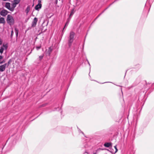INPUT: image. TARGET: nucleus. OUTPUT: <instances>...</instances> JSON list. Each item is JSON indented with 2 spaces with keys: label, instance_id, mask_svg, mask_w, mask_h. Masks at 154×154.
Masks as SVG:
<instances>
[{
  "label": "nucleus",
  "instance_id": "1",
  "mask_svg": "<svg viewBox=\"0 0 154 154\" xmlns=\"http://www.w3.org/2000/svg\"><path fill=\"white\" fill-rule=\"evenodd\" d=\"M75 33L74 32L72 31L70 33V35L68 40V44L69 47H70L74 40V38Z\"/></svg>",
  "mask_w": 154,
  "mask_h": 154
},
{
  "label": "nucleus",
  "instance_id": "2",
  "mask_svg": "<svg viewBox=\"0 0 154 154\" xmlns=\"http://www.w3.org/2000/svg\"><path fill=\"white\" fill-rule=\"evenodd\" d=\"M7 23L10 25H12L14 23V20L13 17L10 15H8L7 19Z\"/></svg>",
  "mask_w": 154,
  "mask_h": 154
},
{
  "label": "nucleus",
  "instance_id": "3",
  "mask_svg": "<svg viewBox=\"0 0 154 154\" xmlns=\"http://www.w3.org/2000/svg\"><path fill=\"white\" fill-rule=\"evenodd\" d=\"M53 49L51 47L49 48L48 50H46L45 52V54L46 56H50L51 52L52 51Z\"/></svg>",
  "mask_w": 154,
  "mask_h": 154
},
{
  "label": "nucleus",
  "instance_id": "4",
  "mask_svg": "<svg viewBox=\"0 0 154 154\" xmlns=\"http://www.w3.org/2000/svg\"><path fill=\"white\" fill-rule=\"evenodd\" d=\"M8 13V11L5 10L3 9L1 11L0 14L3 16H5Z\"/></svg>",
  "mask_w": 154,
  "mask_h": 154
},
{
  "label": "nucleus",
  "instance_id": "5",
  "mask_svg": "<svg viewBox=\"0 0 154 154\" xmlns=\"http://www.w3.org/2000/svg\"><path fill=\"white\" fill-rule=\"evenodd\" d=\"M7 65V63H5L4 64L0 66V72H2L5 70Z\"/></svg>",
  "mask_w": 154,
  "mask_h": 154
},
{
  "label": "nucleus",
  "instance_id": "6",
  "mask_svg": "<svg viewBox=\"0 0 154 154\" xmlns=\"http://www.w3.org/2000/svg\"><path fill=\"white\" fill-rule=\"evenodd\" d=\"M38 21V19L37 18L35 17L32 22V26L34 27L35 26Z\"/></svg>",
  "mask_w": 154,
  "mask_h": 154
},
{
  "label": "nucleus",
  "instance_id": "7",
  "mask_svg": "<svg viewBox=\"0 0 154 154\" xmlns=\"http://www.w3.org/2000/svg\"><path fill=\"white\" fill-rule=\"evenodd\" d=\"M5 7L9 10L11 11V7L10 3L9 2H6L5 3Z\"/></svg>",
  "mask_w": 154,
  "mask_h": 154
},
{
  "label": "nucleus",
  "instance_id": "8",
  "mask_svg": "<svg viewBox=\"0 0 154 154\" xmlns=\"http://www.w3.org/2000/svg\"><path fill=\"white\" fill-rule=\"evenodd\" d=\"M17 5L15 4V3L12 2V4L11 7V11H13L14 9L17 6Z\"/></svg>",
  "mask_w": 154,
  "mask_h": 154
},
{
  "label": "nucleus",
  "instance_id": "9",
  "mask_svg": "<svg viewBox=\"0 0 154 154\" xmlns=\"http://www.w3.org/2000/svg\"><path fill=\"white\" fill-rule=\"evenodd\" d=\"M42 7L41 4H38L35 7V9L36 10H38L39 9H40Z\"/></svg>",
  "mask_w": 154,
  "mask_h": 154
},
{
  "label": "nucleus",
  "instance_id": "10",
  "mask_svg": "<svg viewBox=\"0 0 154 154\" xmlns=\"http://www.w3.org/2000/svg\"><path fill=\"white\" fill-rule=\"evenodd\" d=\"M111 145V143H106L104 144V146L107 147H109Z\"/></svg>",
  "mask_w": 154,
  "mask_h": 154
},
{
  "label": "nucleus",
  "instance_id": "11",
  "mask_svg": "<svg viewBox=\"0 0 154 154\" xmlns=\"http://www.w3.org/2000/svg\"><path fill=\"white\" fill-rule=\"evenodd\" d=\"M5 22V21L4 18L1 17L0 18V23L4 24Z\"/></svg>",
  "mask_w": 154,
  "mask_h": 154
},
{
  "label": "nucleus",
  "instance_id": "12",
  "mask_svg": "<svg viewBox=\"0 0 154 154\" xmlns=\"http://www.w3.org/2000/svg\"><path fill=\"white\" fill-rule=\"evenodd\" d=\"M20 0H14L13 2L17 5L20 2Z\"/></svg>",
  "mask_w": 154,
  "mask_h": 154
},
{
  "label": "nucleus",
  "instance_id": "13",
  "mask_svg": "<svg viewBox=\"0 0 154 154\" xmlns=\"http://www.w3.org/2000/svg\"><path fill=\"white\" fill-rule=\"evenodd\" d=\"M74 9H73L71 10V13H70V15H69V18H70V17H71V16H72L73 15V14L74 13Z\"/></svg>",
  "mask_w": 154,
  "mask_h": 154
},
{
  "label": "nucleus",
  "instance_id": "14",
  "mask_svg": "<svg viewBox=\"0 0 154 154\" xmlns=\"http://www.w3.org/2000/svg\"><path fill=\"white\" fill-rule=\"evenodd\" d=\"M15 32L16 33V36L17 37L18 35V30L17 28H15Z\"/></svg>",
  "mask_w": 154,
  "mask_h": 154
},
{
  "label": "nucleus",
  "instance_id": "15",
  "mask_svg": "<svg viewBox=\"0 0 154 154\" xmlns=\"http://www.w3.org/2000/svg\"><path fill=\"white\" fill-rule=\"evenodd\" d=\"M4 49L3 47H1L0 49V53L2 54L3 52Z\"/></svg>",
  "mask_w": 154,
  "mask_h": 154
},
{
  "label": "nucleus",
  "instance_id": "16",
  "mask_svg": "<svg viewBox=\"0 0 154 154\" xmlns=\"http://www.w3.org/2000/svg\"><path fill=\"white\" fill-rule=\"evenodd\" d=\"M41 47V45H40L39 46H36V48L37 50H38L39 49H40Z\"/></svg>",
  "mask_w": 154,
  "mask_h": 154
},
{
  "label": "nucleus",
  "instance_id": "17",
  "mask_svg": "<svg viewBox=\"0 0 154 154\" xmlns=\"http://www.w3.org/2000/svg\"><path fill=\"white\" fill-rule=\"evenodd\" d=\"M11 62V60H10L8 62L7 64L8 65L7 67H8L10 64Z\"/></svg>",
  "mask_w": 154,
  "mask_h": 154
},
{
  "label": "nucleus",
  "instance_id": "18",
  "mask_svg": "<svg viewBox=\"0 0 154 154\" xmlns=\"http://www.w3.org/2000/svg\"><path fill=\"white\" fill-rule=\"evenodd\" d=\"M13 34H14V32H13V30H12L11 31V38H12V37H13Z\"/></svg>",
  "mask_w": 154,
  "mask_h": 154
},
{
  "label": "nucleus",
  "instance_id": "19",
  "mask_svg": "<svg viewBox=\"0 0 154 154\" xmlns=\"http://www.w3.org/2000/svg\"><path fill=\"white\" fill-rule=\"evenodd\" d=\"M3 46L5 48V49H7L8 47V46L7 45L3 44Z\"/></svg>",
  "mask_w": 154,
  "mask_h": 154
},
{
  "label": "nucleus",
  "instance_id": "20",
  "mask_svg": "<svg viewBox=\"0 0 154 154\" xmlns=\"http://www.w3.org/2000/svg\"><path fill=\"white\" fill-rule=\"evenodd\" d=\"M114 148L116 149V151L115 152V153H116L118 151V149L117 148V146L116 145L114 146Z\"/></svg>",
  "mask_w": 154,
  "mask_h": 154
},
{
  "label": "nucleus",
  "instance_id": "21",
  "mask_svg": "<svg viewBox=\"0 0 154 154\" xmlns=\"http://www.w3.org/2000/svg\"><path fill=\"white\" fill-rule=\"evenodd\" d=\"M69 23V20H68L66 23L65 25V26L64 27V29L65 28V27L67 26Z\"/></svg>",
  "mask_w": 154,
  "mask_h": 154
},
{
  "label": "nucleus",
  "instance_id": "22",
  "mask_svg": "<svg viewBox=\"0 0 154 154\" xmlns=\"http://www.w3.org/2000/svg\"><path fill=\"white\" fill-rule=\"evenodd\" d=\"M44 55L40 56L39 57V59L41 60L43 57Z\"/></svg>",
  "mask_w": 154,
  "mask_h": 154
},
{
  "label": "nucleus",
  "instance_id": "23",
  "mask_svg": "<svg viewBox=\"0 0 154 154\" xmlns=\"http://www.w3.org/2000/svg\"><path fill=\"white\" fill-rule=\"evenodd\" d=\"M5 62V61L4 60H3L2 61H0V64H2L4 63Z\"/></svg>",
  "mask_w": 154,
  "mask_h": 154
},
{
  "label": "nucleus",
  "instance_id": "24",
  "mask_svg": "<svg viewBox=\"0 0 154 154\" xmlns=\"http://www.w3.org/2000/svg\"><path fill=\"white\" fill-rule=\"evenodd\" d=\"M38 4H41V0H38Z\"/></svg>",
  "mask_w": 154,
  "mask_h": 154
},
{
  "label": "nucleus",
  "instance_id": "25",
  "mask_svg": "<svg viewBox=\"0 0 154 154\" xmlns=\"http://www.w3.org/2000/svg\"><path fill=\"white\" fill-rule=\"evenodd\" d=\"M29 10V7H28L26 9V10L27 11V12H28Z\"/></svg>",
  "mask_w": 154,
  "mask_h": 154
},
{
  "label": "nucleus",
  "instance_id": "26",
  "mask_svg": "<svg viewBox=\"0 0 154 154\" xmlns=\"http://www.w3.org/2000/svg\"><path fill=\"white\" fill-rule=\"evenodd\" d=\"M2 41L0 40V45H2Z\"/></svg>",
  "mask_w": 154,
  "mask_h": 154
},
{
  "label": "nucleus",
  "instance_id": "27",
  "mask_svg": "<svg viewBox=\"0 0 154 154\" xmlns=\"http://www.w3.org/2000/svg\"><path fill=\"white\" fill-rule=\"evenodd\" d=\"M57 0H56L55 1V3L56 4H57Z\"/></svg>",
  "mask_w": 154,
  "mask_h": 154
},
{
  "label": "nucleus",
  "instance_id": "28",
  "mask_svg": "<svg viewBox=\"0 0 154 154\" xmlns=\"http://www.w3.org/2000/svg\"><path fill=\"white\" fill-rule=\"evenodd\" d=\"M87 61H88V64H89V65L90 66V63H89V61H88V60H87Z\"/></svg>",
  "mask_w": 154,
  "mask_h": 154
},
{
  "label": "nucleus",
  "instance_id": "29",
  "mask_svg": "<svg viewBox=\"0 0 154 154\" xmlns=\"http://www.w3.org/2000/svg\"><path fill=\"white\" fill-rule=\"evenodd\" d=\"M86 153L87 154L88 153L87 152H85L84 154H85Z\"/></svg>",
  "mask_w": 154,
  "mask_h": 154
},
{
  "label": "nucleus",
  "instance_id": "30",
  "mask_svg": "<svg viewBox=\"0 0 154 154\" xmlns=\"http://www.w3.org/2000/svg\"><path fill=\"white\" fill-rule=\"evenodd\" d=\"M3 0L4 1H8V0Z\"/></svg>",
  "mask_w": 154,
  "mask_h": 154
}]
</instances>
